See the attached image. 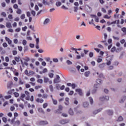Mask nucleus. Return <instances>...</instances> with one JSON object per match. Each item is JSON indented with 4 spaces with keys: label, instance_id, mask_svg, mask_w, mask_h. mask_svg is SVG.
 I'll return each instance as SVG.
<instances>
[{
    "label": "nucleus",
    "instance_id": "obj_1",
    "mask_svg": "<svg viewBox=\"0 0 126 126\" xmlns=\"http://www.w3.org/2000/svg\"><path fill=\"white\" fill-rule=\"evenodd\" d=\"M113 60V58L111 56H108L106 58V64L107 65H110V64L112 63V60Z\"/></svg>",
    "mask_w": 126,
    "mask_h": 126
},
{
    "label": "nucleus",
    "instance_id": "obj_2",
    "mask_svg": "<svg viewBox=\"0 0 126 126\" xmlns=\"http://www.w3.org/2000/svg\"><path fill=\"white\" fill-rule=\"evenodd\" d=\"M36 124L39 126H46V125H48L49 123L47 121H40L37 122Z\"/></svg>",
    "mask_w": 126,
    "mask_h": 126
},
{
    "label": "nucleus",
    "instance_id": "obj_3",
    "mask_svg": "<svg viewBox=\"0 0 126 126\" xmlns=\"http://www.w3.org/2000/svg\"><path fill=\"white\" fill-rule=\"evenodd\" d=\"M109 96H101L99 98L100 101H109Z\"/></svg>",
    "mask_w": 126,
    "mask_h": 126
},
{
    "label": "nucleus",
    "instance_id": "obj_4",
    "mask_svg": "<svg viewBox=\"0 0 126 126\" xmlns=\"http://www.w3.org/2000/svg\"><path fill=\"white\" fill-rule=\"evenodd\" d=\"M98 84H95L94 85V89L92 92V93L93 94H94V93H96V92H97V90H98Z\"/></svg>",
    "mask_w": 126,
    "mask_h": 126
},
{
    "label": "nucleus",
    "instance_id": "obj_5",
    "mask_svg": "<svg viewBox=\"0 0 126 126\" xmlns=\"http://www.w3.org/2000/svg\"><path fill=\"white\" fill-rule=\"evenodd\" d=\"M44 82H45V83H48V82L49 84H52V83H53L52 80H50L48 78H47L46 77H44Z\"/></svg>",
    "mask_w": 126,
    "mask_h": 126
},
{
    "label": "nucleus",
    "instance_id": "obj_6",
    "mask_svg": "<svg viewBox=\"0 0 126 126\" xmlns=\"http://www.w3.org/2000/svg\"><path fill=\"white\" fill-rule=\"evenodd\" d=\"M61 77H60V76L59 75H56V78L54 79V83H59L60 82V79Z\"/></svg>",
    "mask_w": 126,
    "mask_h": 126
},
{
    "label": "nucleus",
    "instance_id": "obj_7",
    "mask_svg": "<svg viewBox=\"0 0 126 126\" xmlns=\"http://www.w3.org/2000/svg\"><path fill=\"white\" fill-rule=\"evenodd\" d=\"M69 121L68 120H62L60 121V124L61 125H65V124H68Z\"/></svg>",
    "mask_w": 126,
    "mask_h": 126
},
{
    "label": "nucleus",
    "instance_id": "obj_8",
    "mask_svg": "<svg viewBox=\"0 0 126 126\" xmlns=\"http://www.w3.org/2000/svg\"><path fill=\"white\" fill-rule=\"evenodd\" d=\"M50 23V19L46 18L44 20L43 22V25H48Z\"/></svg>",
    "mask_w": 126,
    "mask_h": 126
},
{
    "label": "nucleus",
    "instance_id": "obj_9",
    "mask_svg": "<svg viewBox=\"0 0 126 126\" xmlns=\"http://www.w3.org/2000/svg\"><path fill=\"white\" fill-rule=\"evenodd\" d=\"M76 92H78L79 93V94L80 96H82L83 95V93H82V90L80 89H77L75 90Z\"/></svg>",
    "mask_w": 126,
    "mask_h": 126
},
{
    "label": "nucleus",
    "instance_id": "obj_10",
    "mask_svg": "<svg viewBox=\"0 0 126 126\" xmlns=\"http://www.w3.org/2000/svg\"><path fill=\"white\" fill-rule=\"evenodd\" d=\"M107 114H108L109 116H112L114 114V111L112 110H107Z\"/></svg>",
    "mask_w": 126,
    "mask_h": 126
},
{
    "label": "nucleus",
    "instance_id": "obj_11",
    "mask_svg": "<svg viewBox=\"0 0 126 126\" xmlns=\"http://www.w3.org/2000/svg\"><path fill=\"white\" fill-rule=\"evenodd\" d=\"M5 39L8 42V44L9 45H11V43H12V41H11V40H10V39H9V38L7 37H5Z\"/></svg>",
    "mask_w": 126,
    "mask_h": 126
},
{
    "label": "nucleus",
    "instance_id": "obj_12",
    "mask_svg": "<svg viewBox=\"0 0 126 126\" xmlns=\"http://www.w3.org/2000/svg\"><path fill=\"white\" fill-rule=\"evenodd\" d=\"M101 111H102V108H99L97 110H95L93 112V115H97V114H98V113H99V112H101Z\"/></svg>",
    "mask_w": 126,
    "mask_h": 126
},
{
    "label": "nucleus",
    "instance_id": "obj_13",
    "mask_svg": "<svg viewBox=\"0 0 126 126\" xmlns=\"http://www.w3.org/2000/svg\"><path fill=\"white\" fill-rule=\"evenodd\" d=\"M105 66H106L105 63H102L101 64H100L98 65V67H99V68H100L101 69H103V68H104V67H105Z\"/></svg>",
    "mask_w": 126,
    "mask_h": 126
},
{
    "label": "nucleus",
    "instance_id": "obj_14",
    "mask_svg": "<svg viewBox=\"0 0 126 126\" xmlns=\"http://www.w3.org/2000/svg\"><path fill=\"white\" fill-rule=\"evenodd\" d=\"M65 100V105H66V106H68L69 105V98L68 97H66Z\"/></svg>",
    "mask_w": 126,
    "mask_h": 126
},
{
    "label": "nucleus",
    "instance_id": "obj_15",
    "mask_svg": "<svg viewBox=\"0 0 126 126\" xmlns=\"http://www.w3.org/2000/svg\"><path fill=\"white\" fill-rule=\"evenodd\" d=\"M83 105L84 108H88V106H89V103L88 102H84Z\"/></svg>",
    "mask_w": 126,
    "mask_h": 126
},
{
    "label": "nucleus",
    "instance_id": "obj_16",
    "mask_svg": "<svg viewBox=\"0 0 126 126\" xmlns=\"http://www.w3.org/2000/svg\"><path fill=\"white\" fill-rule=\"evenodd\" d=\"M24 98H25V94H23L21 95L20 99L21 100H22V101H23V102H25V103H26L27 101H24Z\"/></svg>",
    "mask_w": 126,
    "mask_h": 126
},
{
    "label": "nucleus",
    "instance_id": "obj_17",
    "mask_svg": "<svg viewBox=\"0 0 126 126\" xmlns=\"http://www.w3.org/2000/svg\"><path fill=\"white\" fill-rule=\"evenodd\" d=\"M89 101L91 104V105H93V103H94V100H93V98L90 96L89 97Z\"/></svg>",
    "mask_w": 126,
    "mask_h": 126
},
{
    "label": "nucleus",
    "instance_id": "obj_18",
    "mask_svg": "<svg viewBox=\"0 0 126 126\" xmlns=\"http://www.w3.org/2000/svg\"><path fill=\"white\" fill-rule=\"evenodd\" d=\"M6 27H7V28H11V27H12V26L11 25V23L9 22H7L6 23Z\"/></svg>",
    "mask_w": 126,
    "mask_h": 126
},
{
    "label": "nucleus",
    "instance_id": "obj_19",
    "mask_svg": "<svg viewBox=\"0 0 126 126\" xmlns=\"http://www.w3.org/2000/svg\"><path fill=\"white\" fill-rule=\"evenodd\" d=\"M69 114L70 115V116H73L74 113L73 112V110L71 109V108H70L68 111Z\"/></svg>",
    "mask_w": 126,
    "mask_h": 126
},
{
    "label": "nucleus",
    "instance_id": "obj_20",
    "mask_svg": "<svg viewBox=\"0 0 126 126\" xmlns=\"http://www.w3.org/2000/svg\"><path fill=\"white\" fill-rule=\"evenodd\" d=\"M36 101L37 102V103H43V102H44V100L41 98H37Z\"/></svg>",
    "mask_w": 126,
    "mask_h": 126
},
{
    "label": "nucleus",
    "instance_id": "obj_21",
    "mask_svg": "<svg viewBox=\"0 0 126 126\" xmlns=\"http://www.w3.org/2000/svg\"><path fill=\"white\" fill-rule=\"evenodd\" d=\"M51 97L52 99L53 104H54V105H57V104H58V101H57V100L54 99V98H53V95H51Z\"/></svg>",
    "mask_w": 126,
    "mask_h": 126
},
{
    "label": "nucleus",
    "instance_id": "obj_22",
    "mask_svg": "<svg viewBox=\"0 0 126 126\" xmlns=\"http://www.w3.org/2000/svg\"><path fill=\"white\" fill-rule=\"evenodd\" d=\"M20 125V121L17 120L14 123V126H18Z\"/></svg>",
    "mask_w": 126,
    "mask_h": 126
},
{
    "label": "nucleus",
    "instance_id": "obj_23",
    "mask_svg": "<svg viewBox=\"0 0 126 126\" xmlns=\"http://www.w3.org/2000/svg\"><path fill=\"white\" fill-rule=\"evenodd\" d=\"M126 96H124L123 97L122 99L120 101V103H123L126 100Z\"/></svg>",
    "mask_w": 126,
    "mask_h": 126
},
{
    "label": "nucleus",
    "instance_id": "obj_24",
    "mask_svg": "<svg viewBox=\"0 0 126 126\" xmlns=\"http://www.w3.org/2000/svg\"><path fill=\"white\" fill-rule=\"evenodd\" d=\"M123 121H124V118H123V117L122 116H119L118 117V120H117V122H122Z\"/></svg>",
    "mask_w": 126,
    "mask_h": 126
},
{
    "label": "nucleus",
    "instance_id": "obj_25",
    "mask_svg": "<svg viewBox=\"0 0 126 126\" xmlns=\"http://www.w3.org/2000/svg\"><path fill=\"white\" fill-rule=\"evenodd\" d=\"M16 13L17 14H21V13H22V11L21 10V9L18 8L17 10L16 11Z\"/></svg>",
    "mask_w": 126,
    "mask_h": 126
},
{
    "label": "nucleus",
    "instance_id": "obj_26",
    "mask_svg": "<svg viewBox=\"0 0 126 126\" xmlns=\"http://www.w3.org/2000/svg\"><path fill=\"white\" fill-rule=\"evenodd\" d=\"M42 3H43V4H44V5H49V4H50V3L48 2V1L45 0H43Z\"/></svg>",
    "mask_w": 126,
    "mask_h": 126
},
{
    "label": "nucleus",
    "instance_id": "obj_27",
    "mask_svg": "<svg viewBox=\"0 0 126 126\" xmlns=\"http://www.w3.org/2000/svg\"><path fill=\"white\" fill-rule=\"evenodd\" d=\"M19 85H23V84H24V82H23L21 79H19Z\"/></svg>",
    "mask_w": 126,
    "mask_h": 126
},
{
    "label": "nucleus",
    "instance_id": "obj_28",
    "mask_svg": "<svg viewBox=\"0 0 126 126\" xmlns=\"http://www.w3.org/2000/svg\"><path fill=\"white\" fill-rule=\"evenodd\" d=\"M90 74V71H88L86 72H85V76H86V77H88V76H89V75Z\"/></svg>",
    "mask_w": 126,
    "mask_h": 126
},
{
    "label": "nucleus",
    "instance_id": "obj_29",
    "mask_svg": "<svg viewBox=\"0 0 126 126\" xmlns=\"http://www.w3.org/2000/svg\"><path fill=\"white\" fill-rule=\"evenodd\" d=\"M96 82L97 84H102V81L100 79H97Z\"/></svg>",
    "mask_w": 126,
    "mask_h": 126
},
{
    "label": "nucleus",
    "instance_id": "obj_30",
    "mask_svg": "<svg viewBox=\"0 0 126 126\" xmlns=\"http://www.w3.org/2000/svg\"><path fill=\"white\" fill-rule=\"evenodd\" d=\"M56 6H61L62 5V2H61L60 1H57L56 3Z\"/></svg>",
    "mask_w": 126,
    "mask_h": 126
},
{
    "label": "nucleus",
    "instance_id": "obj_31",
    "mask_svg": "<svg viewBox=\"0 0 126 126\" xmlns=\"http://www.w3.org/2000/svg\"><path fill=\"white\" fill-rule=\"evenodd\" d=\"M37 111L39 113H44V110H43V109H42V108H37Z\"/></svg>",
    "mask_w": 126,
    "mask_h": 126
},
{
    "label": "nucleus",
    "instance_id": "obj_32",
    "mask_svg": "<svg viewBox=\"0 0 126 126\" xmlns=\"http://www.w3.org/2000/svg\"><path fill=\"white\" fill-rule=\"evenodd\" d=\"M33 74H35V72H34L33 71H30L28 76H30V75H33Z\"/></svg>",
    "mask_w": 126,
    "mask_h": 126
},
{
    "label": "nucleus",
    "instance_id": "obj_33",
    "mask_svg": "<svg viewBox=\"0 0 126 126\" xmlns=\"http://www.w3.org/2000/svg\"><path fill=\"white\" fill-rule=\"evenodd\" d=\"M22 44H23V46H26V45L27 44V41H26V40H25V39L23 40Z\"/></svg>",
    "mask_w": 126,
    "mask_h": 126
},
{
    "label": "nucleus",
    "instance_id": "obj_34",
    "mask_svg": "<svg viewBox=\"0 0 126 126\" xmlns=\"http://www.w3.org/2000/svg\"><path fill=\"white\" fill-rule=\"evenodd\" d=\"M12 85V82H10L7 84L8 88H11V86Z\"/></svg>",
    "mask_w": 126,
    "mask_h": 126
},
{
    "label": "nucleus",
    "instance_id": "obj_35",
    "mask_svg": "<svg viewBox=\"0 0 126 126\" xmlns=\"http://www.w3.org/2000/svg\"><path fill=\"white\" fill-rule=\"evenodd\" d=\"M1 16H3V17H6V13L4 12H2L1 13Z\"/></svg>",
    "mask_w": 126,
    "mask_h": 126
},
{
    "label": "nucleus",
    "instance_id": "obj_36",
    "mask_svg": "<svg viewBox=\"0 0 126 126\" xmlns=\"http://www.w3.org/2000/svg\"><path fill=\"white\" fill-rule=\"evenodd\" d=\"M103 18H106V19H110L111 18V16H109L108 15H105Z\"/></svg>",
    "mask_w": 126,
    "mask_h": 126
},
{
    "label": "nucleus",
    "instance_id": "obj_37",
    "mask_svg": "<svg viewBox=\"0 0 126 126\" xmlns=\"http://www.w3.org/2000/svg\"><path fill=\"white\" fill-rule=\"evenodd\" d=\"M37 81L38 83H40V84H42V83H43V79H38Z\"/></svg>",
    "mask_w": 126,
    "mask_h": 126
},
{
    "label": "nucleus",
    "instance_id": "obj_38",
    "mask_svg": "<svg viewBox=\"0 0 126 126\" xmlns=\"http://www.w3.org/2000/svg\"><path fill=\"white\" fill-rule=\"evenodd\" d=\"M93 56H94V53H93V52H90L89 53L90 58H93Z\"/></svg>",
    "mask_w": 126,
    "mask_h": 126
},
{
    "label": "nucleus",
    "instance_id": "obj_39",
    "mask_svg": "<svg viewBox=\"0 0 126 126\" xmlns=\"http://www.w3.org/2000/svg\"><path fill=\"white\" fill-rule=\"evenodd\" d=\"M15 61H16L17 63H19L20 59H19V58L18 57H15Z\"/></svg>",
    "mask_w": 126,
    "mask_h": 126
},
{
    "label": "nucleus",
    "instance_id": "obj_40",
    "mask_svg": "<svg viewBox=\"0 0 126 126\" xmlns=\"http://www.w3.org/2000/svg\"><path fill=\"white\" fill-rule=\"evenodd\" d=\"M61 8H62L63 9H64L65 10L68 9V8L65 7V6L63 5L61 7Z\"/></svg>",
    "mask_w": 126,
    "mask_h": 126
},
{
    "label": "nucleus",
    "instance_id": "obj_41",
    "mask_svg": "<svg viewBox=\"0 0 126 126\" xmlns=\"http://www.w3.org/2000/svg\"><path fill=\"white\" fill-rule=\"evenodd\" d=\"M74 92L73 91H70L69 93L68 94V95H69L70 96H71L73 95Z\"/></svg>",
    "mask_w": 126,
    "mask_h": 126
},
{
    "label": "nucleus",
    "instance_id": "obj_42",
    "mask_svg": "<svg viewBox=\"0 0 126 126\" xmlns=\"http://www.w3.org/2000/svg\"><path fill=\"white\" fill-rule=\"evenodd\" d=\"M56 89H57V90H60V89H61V85H60V84H57Z\"/></svg>",
    "mask_w": 126,
    "mask_h": 126
},
{
    "label": "nucleus",
    "instance_id": "obj_43",
    "mask_svg": "<svg viewBox=\"0 0 126 126\" xmlns=\"http://www.w3.org/2000/svg\"><path fill=\"white\" fill-rule=\"evenodd\" d=\"M21 19H24L25 18V14H23L20 16Z\"/></svg>",
    "mask_w": 126,
    "mask_h": 126
},
{
    "label": "nucleus",
    "instance_id": "obj_44",
    "mask_svg": "<svg viewBox=\"0 0 126 126\" xmlns=\"http://www.w3.org/2000/svg\"><path fill=\"white\" fill-rule=\"evenodd\" d=\"M10 98H11V95H10L5 96V99H10Z\"/></svg>",
    "mask_w": 126,
    "mask_h": 126
},
{
    "label": "nucleus",
    "instance_id": "obj_45",
    "mask_svg": "<svg viewBox=\"0 0 126 126\" xmlns=\"http://www.w3.org/2000/svg\"><path fill=\"white\" fill-rule=\"evenodd\" d=\"M101 11L103 12V13H106V12H107V10H106V9H105V8H102Z\"/></svg>",
    "mask_w": 126,
    "mask_h": 126
},
{
    "label": "nucleus",
    "instance_id": "obj_46",
    "mask_svg": "<svg viewBox=\"0 0 126 126\" xmlns=\"http://www.w3.org/2000/svg\"><path fill=\"white\" fill-rule=\"evenodd\" d=\"M48 75L50 77V78H53L54 77V74L52 73H49Z\"/></svg>",
    "mask_w": 126,
    "mask_h": 126
},
{
    "label": "nucleus",
    "instance_id": "obj_47",
    "mask_svg": "<svg viewBox=\"0 0 126 126\" xmlns=\"http://www.w3.org/2000/svg\"><path fill=\"white\" fill-rule=\"evenodd\" d=\"M2 46L4 48H7V43L4 42L2 44Z\"/></svg>",
    "mask_w": 126,
    "mask_h": 126
},
{
    "label": "nucleus",
    "instance_id": "obj_48",
    "mask_svg": "<svg viewBox=\"0 0 126 126\" xmlns=\"http://www.w3.org/2000/svg\"><path fill=\"white\" fill-rule=\"evenodd\" d=\"M93 22H94V20H93V19L91 20V21L89 22V23L90 25L94 24V25L95 26V24H94V23Z\"/></svg>",
    "mask_w": 126,
    "mask_h": 126
},
{
    "label": "nucleus",
    "instance_id": "obj_49",
    "mask_svg": "<svg viewBox=\"0 0 126 126\" xmlns=\"http://www.w3.org/2000/svg\"><path fill=\"white\" fill-rule=\"evenodd\" d=\"M49 88H50V91H51V92H53V91H54V88H53V86L50 85L49 86Z\"/></svg>",
    "mask_w": 126,
    "mask_h": 126
},
{
    "label": "nucleus",
    "instance_id": "obj_50",
    "mask_svg": "<svg viewBox=\"0 0 126 126\" xmlns=\"http://www.w3.org/2000/svg\"><path fill=\"white\" fill-rule=\"evenodd\" d=\"M66 63H67V64H72V62H71L70 61H69V60H67V61H66Z\"/></svg>",
    "mask_w": 126,
    "mask_h": 126
},
{
    "label": "nucleus",
    "instance_id": "obj_51",
    "mask_svg": "<svg viewBox=\"0 0 126 126\" xmlns=\"http://www.w3.org/2000/svg\"><path fill=\"white\" fill-rule=\"evenodd\" d=\"M13 42L14 44H17L18 43V40H17L16 38L14 39Z\"/></svg>",
    "mask_w": 126,
    "mask_h": 126
},
{
    "label": "nucleus",
    "instance_id": "obj_52",
    "mask_svg": "<svg viewBox=\"0 0 126 126\" xmlns=\"http://www.w3.org/2000/svg\"><path fill=\"white\" fill-rule=\"evenodd\" d=\"M47 107H48V103H44L43 104V108H44V109H46Z\"/></svg>",
    "mask_w": 126,
    "mask_h": 126
},
{
    "label": "nucleus",
    "instance_id": "obj_53",
    "mask_svg": "<svg viewBox=\"0 0 126 126\" xmlns=\"http://www.w3.org/2000/svg\"><path fill=\"white\" fill-rule=\"evenodd\" d=\"M78 10V7H74V12H77Z\"/></svg>",
    "mask_w": 126,
    "mask_h": 126
},
{
    "label": "nucleus",
    "instance_id": "obj_54",
    "mask_svg": "<svg viewBox=\"0 0 126 126\" xmlns=\"http://www.w3.org/2000/svg\"><path fill=\"white\" fill-rule=\"evenodd\" d=\"M102 59L98 58L97 60V62L98 63H102Z\"/></svg>",
    "mask_w": 126,
    "mask_h": 126
},
{
    "label": "nucleus",
    "instance_id": "obj_55",
    "mask_svg": "<svg viewBox=\"0 0 126 126\" xmlns=\"http://www.w3.org/2000/svg\"><path fill=\"white\" fill-rule=\"evenodd\" d=\"M24 52H27L28 51V46H26L24 47Z\"/></svg>",
    "mask_w": 126,
    "mask_h": 126
},
{
    "label": "nucleus",
    "instance_id": "obj_56",
    "mask_svg": "<svg viewBox=\"0 0 126 126\" xmlns=\"http://www.w3.org/2000/svg\"><path fill=\"white\" fill-rule=\"evenodd\" d=\"M13 7L15 9H18V5H17V4H15L13 5Z\"/></svg>",
    "mask_w": 126,
    "mask_h": 126
},
{
    "label": "nucleus",
    "instance_id": "obj_57",
    "mask_svg": "<svg viewBox=\"0 0 126 126\" xmlns=\"http://www.w3.org/2000/svg\"><path fill=\"white\" fill-rule=\"evenodd\" d=\"M95 22H99V18L97 16L94 18Z\"/></svg>",
    "mask_w": 126,
    "mask_h": 126
},
{
    "label": "nucleus",
    "instance_id": "obj_58",
    "mask_svg": "<svg viewBox=\"0 0 126 126\" xmlns=\"http://www.w3.org/2000/svg\"><path fill=\"white\" fill-rule=\"evenodd\" d=\"M0 99L2 100V101H4V98H3V96H2V94H0Z\"/></svg>",
    "mask_w": 126,
    "mask_h": 126
},
{
    "label": "nucleus",
    "instance_id": "obj_59",
    "mask_svg": "<svg viewBox=\"0 0 126 126\" xmlns=\"http://www.w3.org/2000/svg\"><path fill=\"white\" fill-rule=\"evenodd\" d=\"M62 116L63 117H64L65 118H66L67 117V114L65 113H63L62 114Z\"/></svg>",
    "mask_w": 126,
    "mask_h": 126
},
{
    "label": "nucleus",
    "instance_id": "obj_60",
    "mask_svg": "<svg viewBox=\"0 0 126 126\" xmlns=\"http://www.w3.org/2000/svg\"><path fill=\"white\" fill-rule=\"evenodd\" d=\"M15 97H19V94L18 93H14Z\"/></svg>",
    "mask_w": 126,
    "mask_h": 126
},
{
    "label": "nucleus",
    "instance_id": "obj_61",
    "mask_svg": "<svg viewBox=\"0 0 126 126\" xmlns=\"http://www.w3.org/2000/svg\"><path fill=\"white\" fill-rule=\"evenodd\" d=\"M113 68H114V66L113 65H110L108 67V69L109 70L113 69Z\"/></svg>",
    "mask_w": 126,
    "mask_h": 126
},
{
    "label": "nucleus",
    "instance_id": "obj_62",
    "mask_svg": "<svg viewBox=\"0 0 126 126\" xmlns=\"http://www.w3.org/2000/svg\"><path fill=\"white\" fill-rule=\"evenodd\" d=\"M122 31H123V32H124V33H126V28H123L122 29Z\"/></svg>",
    "mask_w": 126,
    "mask_h": 126
},
{
    "label": "nucleus",
    "instance_id": "obj_63",
    "mask_svg": "<svg viewBox=\"0 0 126 126\" xmlns=\"http://www.w3.org/2000/svg\"><path fill=\"white\" fill-rule=\"evenodd\" d=\"M115 51H116V47H113L111 49V52H112V53H114V52H115Z\"/></svg>",
    "mask_w": 126,
    "mask_h": 126
},
{
    "label": "nucleus",
    "instance_id": "obj_64",
    "mask_svg": "<svg viewBox=\"0 0 126 126\" xmlns=\"http://www.w3.org/2000/svg\"><path fill=\"white\" fill-rule=\"evenodd\" d=\"M6 121H7V119L5 117L2 118V121L3 122V123H6Z\"/></svg>",
    "mask_w": 126,
    "mask_h": 126
}]
</instances>
